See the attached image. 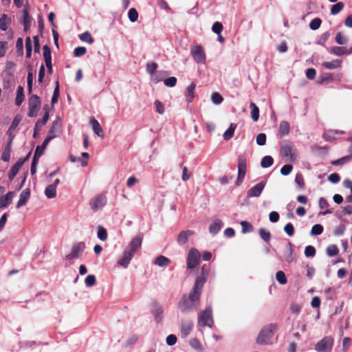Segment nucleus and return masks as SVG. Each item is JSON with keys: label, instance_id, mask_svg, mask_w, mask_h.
<instances>
[{"label": "nucleus", "instance_id": "obj_1", "mask_svg": "<svg viewBox=\"0 0 352 352\" xmlns=\"http://www.w3.org/2000/svg\"><path fill=\"white\" fill-rule=\"evenodd\" d=\"M198 285V283H197ZM202 289L193 285L188 295H183L178 302V307L183 313H189L197 309Z\"/></svg>", "mask_w": 352, "mask_h": 352}, {"label": "nucleus", "instance_id": "obj_2", "mask_svg": "<svg viewBox=\"0 0 352 352\" xmlns=\"http://www.w3.org/2000/svg\"><path fill=\"white\" fill-rule=\"evenodd\" d=\"M277 328L278 325L276 323H270L263 327L257 336L256 343L259 345L272 344L271 339Z\"/></svg>", "mask_w": 352, "mask_h": 352}, {"label": "nucleus", "instance_id": "obj_3", "mask_svg": "<svg viewBox=\"0 0 352 352\" xmlns=\"http://www.w3.org/2000/svg\"><path fill=\"white\" fill-rule=\"evenodd\" d=\"M213 319L212 316V307L210 305L206 307L205 310L201 311L198 316V326L204 327L208 326L212 327Z\"/></svg>", "mask_w": 352, "mask_h": 352}, {"label": "nucleus", "instance_id": "obj_4", "mask_svg": "<svg viewBox=\"0 0 352 352\" xmlns=\"http://www.w3.org/2000/svg\"><path fill=\"white\" fill-rule=\"evenodd\" d=\"M41 106L40 98L36 95H32L28 100V116L30 118H34L38 115Z\"/></svg>", "mask_w": 352, "mask_h": 352}, {"label": "nucleus", "instance_id": "obj_5", "mask_svg": "<svg viewBox=\"0 0 352 352\" xmlns=\"http://www.w3.org/2000/svg\"><path fill=\"white\" fill-rule=\"evenodd\" d=\"M296 148L291 143H284L280 145V153L283 158H287L290 162L295 160Z\"/></svg>", "mask_w": 352, "mask_h": 352}, {"label": "nucleus", "instance_id": "obj_6", "mask_svg": "<svg viewBox=\"0 0 352 352\" xmlns=\"http://www.w3.org/2000/svg\"><path fill=\"white\" fill-rule=\"evenodd\" d=\"M333 344L332 337L325 336L315 345V350L317 352H329L331 350Z\"/></svg>", "mask_w": 352, "mask_h": 352}, {"label": "nucleus", "instance_id": "obj_7", "mask_svg": "<svg viewBox=\"0 0 352 352\" xmlns=\"http://www.w3.org/2000/svg\"><path fill=\"white\" fill-rule=\"evenodd\" d=\"M85 248V244L83 242H77L73 244L72 251L65 256V259L73 260L79 258Z\"/></svg>", "mask_w": 352, "mask_h": 352}, {"label": "nucleus", "instance_id": "obj_8", "mask_svg": "<svg viewBox=\"0 0 352 352\" xmlns=\"http://www.w3.org/2000/svg\"><path fill=\"white\" fill-rule=\"evenodd\" d=\"M199 258H200V253L199 252V251L195 248L191 249L188 252V254L187 256V259H186L187 267L188 269H194L195 267H196V266L199 263Z\"/></svg>", "mask_w": 352, "mask_h": 352}, {"label": "nucleus", "instance_id": "obj_9", "mask_svg": "<svg viewBox=\"0 0 352 352\" xmlns=\"http://www.w3.org/2000/svg\"><path fill=\"white\" fill-rule=\"evenodd\" d=\"M107 199L105 195L100 194L91 199L89 202L92 210L97 211L102 209L107 204Z\"/></svg>", "mask_w": 352, "mask_h": 352}, {"label": "nucleus", "instance_id": "obj_10", "mask_svg": "<svg viewBox=\"0 0 352 352\" xmlns=\"http://www.w3.org/2000/svg\"><path fill=\"white\" fill-rule=\"evenodd\" d=\"M191 55L197 63H204L206 54L204 48L201 45H197L191 48Z\"/></svg>", "mask_w": 352, "mask_h": 352}, {"label": "nucleus", "instance_id": "obj_11", "mask_svg": "<svg viewBox=\"0 0 352 352\" xmlns=\"http://www.w3.org/2000/svg\"><path fill=\"white\" fill-rule=\"evenodd\" d=\"M142 240L143 234L138 233L134 238L132 239L129 245V247L126 248V250L129 251L133 254H135L138 250H139L141 248Z\"/></svg>", "mask_w": 352, "mask_h": 352}, {"label": "nucleus", "instance_id": "obj_12", "mask_svg": "<svg viewBox=\"0 0 352 352\" xmlns=\"http://www.w3.org/2000/svg\"><path fill=\"white\" fill-rule=\"evenodd\" d=\"M266 181L263 180L258 183L257 184H256L255 186L250 188L247 192V196L250 198L258 197L261 195L266 185Z\"/></svg>", "mask_w": 352, "mask_h": 352}, {"label": "nucleus", "instance_id": "obj_13", "mask_svg": "<svg viewBox=\"0 0 352 352\" xmlns=\"http://www.w3.org/2000/svg\"><path fill=\"white\" fill-rule=\"evenodd\" d=\"M133 256L134 254L125 249L122 256L117 261L118 265L126 268Z\"/></svg>", "mask_w": 352, "mask_h": 352}, {"label": "nucleus", "instance_id": "obj_14", "mask_svg": "<svg viewBox=\"0 0 352 352\" xmlns=\"http://www.w3.org/2000/svg\"><path fill=\"white\" fill-rule=\"evenodd\" d=\"M151 311L153 315L157 322H160L162 320L163 309L162 306L157 302L152 304Z\"/></svg>", "mask_w": 352, "mask_h": 352}, {"label": "nucleus", "instance_id": "obj_15", "mask_svg": "<svg viewBox=\"0 0 352 352\" xmlns=\"http://www.w3.org/2000/svg\"><path fill=\"white\" fill-rule=\"evenodd\" d=\"M30 197V188L24 189L20 194L19 199L16 203V208H19L26 205L28 199Z\"/></svg>", "mask_w": 352, "mask_h": 352}, {"label": "nucleus", "instance_id": "obj_16", "mask_svg": "<svg viewBox=\"0 0 352 352\" xmlns=\"http://www.w3.org/2000/svg\"><path fill=\"white\" fill-rule=\"evenodd\" d=\"M207 276L208 272L205 269L204 266H203L201 267V275L198 276L196 278L194 285H197V283H198L197 287L201 289H203L204 285L207 280Z\"/></svg>", "mask_w": 352, "mask_h": 352}, {"label": "nucleus", "instance_id": "obj_17", "mask_svg": "<svg viewBox=\"0 0 352 352\" xmlns=\"http://www.w3.org/2000/svg\"><path fill=\"white\" fill-rule=\"evenodd\" d=\"M14 192L10 191L3 197L0 199V209L5 208L9 206L14 197Z\"/></svg>", "mask_w": 352, "mask_h": 352}, {"label": "nucleus", "instance_id": "obj_18", "mask_svg": "<svg viewBox=\"0 0 352 352\" xmlns=\"http://www.w3.org/2000/svg\"><path fill=\"white\" fill-rule=\"evenodd\" d=\"M194 234V232L190 230L182 231L177 236V243L180 245L186 244L190 236Z\"/></svg>", "mask_w": 352, "mask_h": 352}, {"label": "nucleus", "instance_id": "obj_19", "mask_svg": "<svg viewBox=\"0 0 352 352\" xmlns=\"http://www.w3.org/2000/svg\"><path fill=\"white\" fill-rule=\"evenodd\" d=\"M193 327V322L191 320L182 321L181 336L182 338L190 334Z\"/></svg>", "mask_w": 352, "mask_h": 352}, {"label": "nucleus", "instance_id": "obj_20", "mask_svg": "<svg viewBox=\"0 0 352 352\" xmlns=\"http://www.w3.org/2000/svg\"><path fill=\"white\" fill-rule=\"evenodd\" d=\"M89 124L95 134H96L98 137H104V131L102 129L101 126L97 120L92 118L89 121Z\"/></svg>", "mask_w": 352, "mask_h": 352}, {"label": "nucleus", "instance_id": "obj_21", "mask_svg": "<svg viewBox=\"0 0 352 352\" xmlns=\"http://www.w3.org/2000/svg\"><path fill=\"white\" fill-rule=\"evenodd\" d=\"M223 223L221 220L217 219H215L212 223L210 224L209 227V232L211 234L216 235L221 228L223 227Z\"/></svg>", "mask_w": 352, "mask_h": 352}, {"label": "nucleus", "instance_id": "obj_22", "mask_svg": "<svg viewBox=\"0 0 352 352\" xmlns=\"http://www.w3.org/2000/svg\"><path fill=\"white\" fill-rule=\"evenodd\" d=\"M289 131L290 126L289 123L286 121H282L279 124L277 135L278 138H281L283 136L287 135L289 133Z\"/></svg>", "mask_w": 352, "mask_h": 352}, {"label": "nucleus", "instance_id": "obj_23", "mask_svg": "<svg viewBox=\"0 0 352 352\" xmlns=\"http://www.w3.org/2000/svg\"><path fill=\"white\" fill-rule=\"evenodd\" d=\"M195 87H196L195 82H192L191 84L186 88V102L188 103L192 102L195 98Z\"/></svg>", "mask_w": 352, "mask_h": 352}, {"label": "nucleus", "instance_id": "obj_24", "mask_svg": "<svg viewBox=\"0 0 352 352\" xmlns=\"http://www.w3.org/2000/svg\"><path fill=\"white\" fill-rule=\"evenodd\" d=\"M56 137V135H48L46 138L43 140L41 145L37 146L35 150V152L41 153V155H43L44 150L45 149L48 143L54 138Z\"/></svg>", "mask_w": 352, "mask_h": 352}, {"label": "nucleus", "instance_id": "obj_25", "mask_svg": "<svg viewBox=\"0 0 352 352\" xmlns=\"http://www.w3.org/2000/svg\"><path fill=\"white\" fill-rule=\"evenodd\" d=\"M237 168L238 171H246L247 170V160L244 154H239L237 157Z\"/></svg>", "mask_w": 352, "mask_h": 352}, {"label": "nucleus", "instance_id": "obj_26", "mask_svg": "<svg viewBox=\"0 0 352 352\" xmlns=\"http://www.w3.org/2000/svg\"><path fill=\"white\" fill-rule=\"evenodd\" d=\"M21 162H16L10 169L8 177V179L12 181L14 179V178L16 177V175L18 174L19 170L21 168V165L20 164Z\"/></svg>", "mask_w": 352, "mask_h": 352}, {"label": "nucleus", "instance_id": "obj_27", "mask_svg": "<svg viewBox=\"0 0 352 352\" xmlns=\"http://www.w3.org/2000/svg\"><path fill=\"white\" fill-rule=\"evenodd\" d=\"M25 98L23 87L21 85L18 86L16 89V96L15 98V104L20 106Z\"/></svg>", "mask_w": 352, "mask_h": 352}, {"label": "nucleus", "instance_id": "obj_28", "mask_svg": "<svg viewBox=\"0 0 352 352\" xmlns=\"http://www.w3.org/2000/svg\"><path fill=\"white\" fill-rule=\"evenodd\" d=\"M236 128V124L231 123L223 135V139L225 140H230L233 137Z\"/></svg>", "mask_w": 352, "mask_h": 352}, {"label": "nucleus", "instance_id": "obj_29", "mask_svg": "<svg viewBox=\"0 0 352 352\" xmlns=\"http://www.w3.org/2000/svg\"><path fill=\"white\" fill-rule=\"evenodd\" d=\"M43 110L45 111V114H44L43 118L38 120L36 121V122L35 123V124H38V129H40L42 126L45 125L47 122L49 118H50L47 105H45L43 107Z\"/></svg>", "mask_w": 352, "mask_h": 352}, {"label": "nucleus", "instance_id": "obj_30", "mask_svg": "<svg viewBox=\"0 0 352 352\" xmlns=\"http://www.w3.org/2000/svg\"><path fill=\"white\" fill-rule=\"evenodd\" d=\"M329 52L334 55L341 56L344 54H347V50L345 47L335 46L329 50Z\"/></svg>", "mask_w": 352, "mask_h": 352}, {"label": "nucleus", "instance_id": "obj_31", "mask_svg": "<svg viewBox=\"0 0 352 352\" xmlns=\"http://www.w3.org/2000/svg\"><path fill=\"white\" fill-rule=\"evenodd\" d=\"M21 18L22 23H31V17L29 14V6L28 4L24 6L21 11Z\"/></svg>", "mask_w": 352, "mask_h": 352}, {"label": "nucleus", "instance_id": "obj_32", "mask_svg": "<svg viewBox=\"0 0 352 352\" xmlns=\"http://www.w3.org/2000/svg\"><path fill=\"white\" fill-rule=\"evenodd\" d=\"M250 107L251 108V118L253 121L256 122L259 118V109L253 102H250Z\"/></svg>", "mask_w": 352, "mask_h": 352}, {"label": "nucleus", "instance_id": "obj_33", "mask_svg": "<svg viewBox=\"0 0 352 352\" xmlns=\"http://www.w3.org/2000/svg\"><path fill=\"white\" fill-rule=\"evenodd\" d=\"M10 23V19L8 17L6 14H3L0 18V30L2 31H6Z\"/></svg>", "mask_w": 352, "mask_h": 352}, {"label": "nucleus", "instance_id": "obj_34", "mask_svg": "<svg viewBox=\"0 0 352 352\" xmlns=\"http://www.w3.org/2000/svg\"><path fill=\"white\" fill-rule=\"evenodd\" d=\"M341 65V60L336 59L331 62H324L322 66L328 69H334L340 67Z\"/></svg>", "mask_w": 352, "mask_h": 352}, {"label": "nucleus", "instance_id": "obj_35", "mask_svg": "<svg viewBox=\"0 0 352 352\" xmlns=\"http://www.w3.org/2000/svg\"><path fill=\"white\" fill-rule=\"evenodd\" d=\"M333 80V76L329 73L322 74L318 79V83L320 85L327 84Z\"/></svg>", "mask_w": 352, "mask_h": 352}, {"label": "nucleus", "instance_id": "obj_36", "mask_svg": "<svg viewBox=\"0 0 352 352\" xmlns=\"http://www.w3.org/2000/svg\"><path fill=\"white\" fill-rule=\"evenodd\" d=\"M45 195L48 199H52L56 196V188L51 184L47 186L45 190Z\"/></svg>", "mask_w": 352, "mask_h": 352}, {"label": "nucleus", "instance_id": "obj_37", "mask_svg": "<svg viewBox=\"0 0 352 352\" xmlns=\"http://www.w3.org/2000/svg\"><path fill=\"white\" fill-rule=\"evenodd\" d=\"M274 163V159L272 156L266 155L263 157L261 162V167L266 168L271 166Z\"/></svg>", "mask_w": 352, "mask_h": 352}, {"label": "nucleus", "instance_id": "obj_38", "mask_svg": "<svg viewBox=\"0 0 352 352\" xmlns=\"http://www.w3.org/2000/svg\"><path fill=\"white\" fill-rule=\"evenodd\" d=\"M344 3L341 1L337 2L336 3L333 4L331 8V14L336 15L338 14L344 8Z\"/></svg>", "mask_w": 352, "mask_h": 352}, {"label": "nucleus", "instance_id": "obj_39", "mask_svg": "<svg viewBox=\"0 0 352 352\" xmlns=\"http://www.w3.org/2000/svg\"><path fill=\"white\" fill-rule=\"evenodd\" d=\"M170 263L169 258L164 256H159L156 258L155 264L160 267H166Z\"/></svg>", "mask_w": 352, "mask_h": 352}, {"label": "nucleus", "instance_id": "obj_40", "mask_svg": "<svg viewBox=\"0 0 352 352\" xmlns=\"http://www.w3.org/2000/svg\"><path fill=\"white\" fill-rule=\"evenodd\" d=\"M97 236L102 241H104L107 240V230L103 226H99L98 227Z\"/></svg>", "mask_w": 352, "mask_h": 352}, {"label": "nucleus", "instance_id": "obj_41", "mask_svg": "<svg viewBox=\"0 0 352 352\" xmlns=\"http://www.w3.org/2000/svg\"><path fill=\"white\" fill-rule=\"evenodd\" d=\"M330 35L331 34H330V33L329 32H324L323 34H322L320 35L319 38L316 41V43L317 45H322V46H323L324 47H327V46L325 45V43L329 39Z\"/></svg>", "mask_w": 352, "mask_h": 352}, {"label": "nucleus", "instance_id": "obj_42", "mask_svg": "<svg viewBox=\"0 0 352 352\" xmlns=\"http://www.w3.org/2000/svg\"><path fill=\"white\" fill-rule=\"evenodd\" d=\"M241 226L242 227V233L245 234L247 232H251L254 230L253 226L248 221H242L241 222Z\"/></svg>", "mask_w": 352, "mask_h": 352}, {"label": "nucleus", "instance_id": "obj_43", "mask_svg": "<svg viewBox=\"0 0 352 352\" xmlns=\"http://www.w3.org/2000/svg\"><path fill=\"white\" fill-rule=\"evenodd\" d=\"M287 247L288 249V254L286 256V261L289 263H292L294 261V250L293 245L290 241L287 242Z\"/></svg>", "mask_w": 352, "mask_h": 352}, {"label": "nucleus", "instance_id": "obj_44", "mask_svg": "<svg viewBox=\"0 0 352 352\" xmlns=\"http://www.w3.org/2000/svg\"><path fill=\"white\" fill-rule=\"evenodd\" d=\"M352 160V156L346 155L344 156L338 160H334L331 162V164L334 166H340L346 164V162H349Z\"/></svg>", "mask_w": 352, "mask_h": 352}, {"label": "nucleus", "instance_id": "obj_45", "mask_svg": "<svg viewBox=\"0 0 352 352\" xmlns=\"http://www.w3.org/2000/svg\"><path fill=\"white\" fill-rule=\"evenodd\" d=\"M324 230L323 226L320 224H315L313 226L310 234L311 236H318L322 233Z\"/></svg>", "mask_w": 352, "mask_h": 352}, {"label": "nucleus", "instance_id": "obj_46", "mask_svg": "<svg viewBox=\"0 0 352 352\" xmlns=\"http://www.w3.org/2000/svg\"><path fill=\"white\" fill-rule=\"evenodd\" d=\"M15 64L11 61L6 63V69L4 72L10 77L13 76L14 72Z\"/></svg>", "mask_w": 352, "mask_h": 352}, {"label": "nucleus", "instance_id": "obj_47", "mask_svg": "<svg viewBox=\"0 0 352 352\" xmlns=\"http://www.w3.org/2000/svg\"><path fill=\"white\" fill-rule=\"evenodd\" d=\"M79 38L82 41L86 42L89 44H92L94 41L93 37L91 36V35L90 34V33L89 32H85L81 34L79 36Z\"/></svg>", "mask_w": 352, "mask_h": 352}, {"label": "nucleus", "instance_id": "obj_48", "mask_svg": "<svg viewBox=\"0 0 352 352\" xmlns=\"http://www.w3.org/2000/svg\"><path fill=\"white\" fill-rule=\"evenodd\" d=\"M258 234L261 238L265 241L268 243L271 239V234L269 231L266 230L264 228H261L258 230Z\"/></svg>", "mask_w": 352, "mask_h": 352}, {"label": "nucleus", "instance_id": "obj_49", "mask_svg": "<svg viewBox=\"0 0 352 352\" xmlns=\"http://www.w3.org/2000/svg\"><path fill=\"white\" fill-rule=\"evenodd\" d=\"M338 252V248L336 245H329L326 249V253L330 257L337 255Z\"/></svg>", "mask_w": 352, "mask_h": 352}, {"label": "nucleus", "instance_id": "obj_50", "mask_svg": "<svg viewBox=\"0 0 352 352\" xmlns=\"http://www.w3.org/2000/svg\"><path fill=\"white\" fill-rule=\"evenodd\" d=\"M276 278L277 281L281 285H285L287 282V277L283 271H278L276 272Z\"/></svg>", "mask_w": 352, "mask_h": 352}, {"label": "nucleus", "instance_id": "obj_51", "mask_svg": "<svg viewBox=\"0 0 352 352\" xmlns=\"http://www.w3.org/2000/svg\"><path fill=\"white\" fill-rule=\"evenodd\" d=\"M128 17L131 22L134 23L138 19V12L135 8L129 9L128 12Z\"/></svg>", "mask_w": 352, "mask_h": 352}, {"label": "nucleus", "instance_id": "obj_52", "mask_svg": "<svg viewBox=\"0 0 352 352\" xmlns=\"http://www.w3.org/2000/svg\"><path fill=\"white\" fill-rule=\"evenodd\" d=\"M322 20L320 18L312 19L309 23V28L312 30H317L320 27Z\"/></svg>", "mask_w": 352, "mask_h": 352}, {"label": "nucleus", "instance_id": "obj_53", "mask_svg": "<svg viewBox=\"0 0 352 352\" xmlns=\"http://www.w3.org/2000/svg\"><path fill=\"white\" fill-rule=\"evenodd\" d=\"M25 49H26L25 56H26V58H29L31 57L32 50V41H31V39L30 37H27L25 38Z\"/></svg>", "mask_w": 352, "mask_h": 352}, {"label": "nucleus", "instance_id": "obj_54", "mask_svg": "<svg viewBox=\"0 0 352 352\" xmlns=\"http://www.w3.org/2000/svg\"><path fill=\"white\" fill-rule=\"evenodd\" d=\"M211 100L213 104L218 105L223 102V98L221 96L220 94L214 92L211 96Z\"/></svg>", "mask_w": 352, "mask_h": 352}, {"label": "nucleus", "instance_id": "obj_55", "mask_svg": "<svg viewBox=\"0 0 352 352\" xmlns=\"http://www.w3.org/2000/svg\"><path fill=\"white\" fill-rule=\"evenodd\" d=\"M166 72L159 71L156 72L155 74L151 75V79L153 82L157 84L159 82L162 80V74H165Z\"/></svg>", "mask_w": 352, "mask_h": 352}, {"label": "nucleus", "instance_id": "obj_56", "mask_svg": "<svg viewBox=\"0 0 352 352\" xmlns=\"http://www.w3.org/2000/svg\"><path fill=\"white\" fill-rule=\"evenodd\" d=\"M59 97V86L58 82H56V86L54 90L53 95L51 100L52 107H54V104L58 102V99Z\"/></svg>", "mask_w": 352, "mask_h": 352}, {"label": "nucleus", "instance_id": "obj_57", "mask_svg": "<svg viewBox=\"0 0 352 352\" xmlns=\"http://www.w3.org/2000/svg\"><path fill=\"white\" fill-rule=\"evenodd\" d=\"M85 283L88 287H93L96 283V276L91 274L88 275L85 280Z\"/></svg>", "mask_w": 352, "mask_h": 352}, {"label": "nucleus", "instance_id": "obj_58", "mask_svg": "<svg viewBox=\"0 0 352 352\" xmlns=\"http://www.w3.org/2000/svg\"><path fill=\"white\" fill-rule=\"evenodd\" d=\"M60 129V122L56 120H54L52 123V126L50 127L49 130V135H54V133L56 131H59Z\"/></svg>", "mask_w": 352, "mask_h": 352}, {"label": "nucleus", "instance_id": "obj_59", "mask_svg": "<svg viewBox=\"0 0 352 352\" xmlns=\"http://www.w3.org/2000/svg\"><path fill=\"white\" fill-rule=\"evenodd\" d=\"M21 120V116L20 115H16L14 120H12L11 125L9 127L8 133H10V131L14 130Z\"/></svg>", "mask_w": 352, "mask_h": 352}, {"label": "nucleus", "instance_id": "obj_60", "mask_svg": "<svg viewBox=\"0 0 352 352\" xmlns=\"http://www.w3.org/2000/svg\"><path fill=\"white\" fill-rule=\"evenodd\" d=\"M157 64L155 62H150L146 64V72L151 75L156 72Z\"/></svg>", "mask_w": 352, "mask_h": 352}, {"label": "nucleus", "instance_id": "obj_61", "mask_svg": "<svg viewBox=\"0 0 352 352\" xmlns=\"http://www.w3.org/2000/svg\"><path fill=\"white\" fill-rule=\"evenodd\" d=\"M177 78L174 76L168 77L164 80V85L168 87H173L177 83Z\"/></svg>", "mask_w": 352, "mask_h": 352}, {"label": "nucleus", "instance_id": "obj_62", "mask_svg": "<svg viewBox=\"0 0 352 352\" xmlns=\"http://www.w3.org/2000/svg\"><path fill=\"white\" fill-rule=\"evenodd\" d=\"M305 255L307 257H314L316 255V248L313 245H307L305 249Z\"/></svg>", "mask_w": 352, "mask_h": 352}, {"label": "nucleus", "instance_id": "obj_63", "mask_svg": "<svg viewBox=\"0 0 352 352\" xmlns=\"http://www.w3.org/2000/svg\"><path fill=\"white\" fill-rule=\"evenodd\" d=\"M256 144L258 146H263L266 143V135L265 133H258L256 138Z\"/></svg>", "mask_w": 352, "mask_h": 352}, {"label": "nucleus", "instance_id": "obj_64", "mask_svg": "<svg viewBox=\"0 0 352 352\" xmlns=\"http://www.w3.org/2000/svg\"><path fill=\"white\" fill-rule=\"evenodd\" d=\"M212 30L217 34H220L223 30V25L219 21L214 23L212 27Z\"/></svg>", "mask_w": 352, "mask_h": 352}]
</instances>
